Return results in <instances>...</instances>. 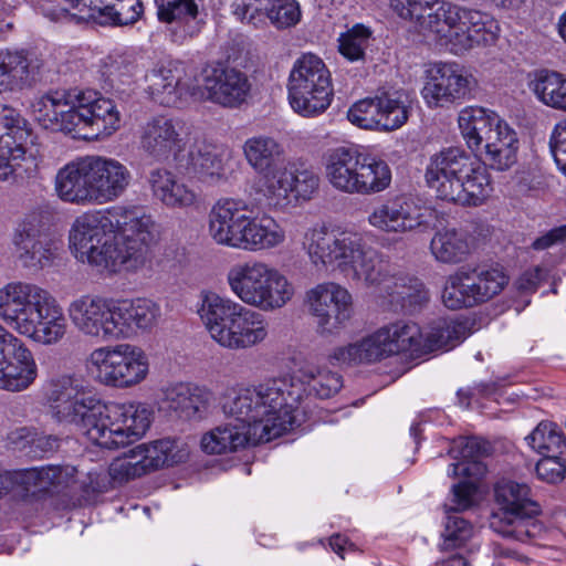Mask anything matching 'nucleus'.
Wrapping results in <instances>:
<instances>
[{"label": "nucleus", "mask_w": 566, "mask_h": 566, "mask_svg": "<svg viewBox=\"0 0 566 566\" xmlns=\"http://www.w3.org/2000/svg\"><path fill=\"white\" fill-rule=\"evenodd\" d=\"M300 398V388L286 377L229 392L221 407L232 420L205 433L202 450L209 454L235 452L282 436L296 424Z\"/></svg>", "instance_id": "nucleus-1"}, {"label": "nucleus", "mask_w": 566, "mask_h": 566, "mask_svg": "<svg viewBox=\"0 0 566 566\" xmlns=\"http://www.w3.org/2000/svg\"><path fill=\"white\" fill-rule=\"evenodd\" d=\"M45 398L52 418L69 423L93 444L116 449L139 439L151 422V411L142 403H104L81 375L67 374L48 384Z\"/></svg>", "instance_id": "nucleus-2"}, {"label": "nucleus", "mask_w": 566, "mask_h": 566, "mask_svg": "<svg viewBox=\"0 0 566 566\" xmlns=\"http://www.w3.org/2000/svg\"><path fill=\"white\" fill-rule=\"evenodd\" d=\"M520 143L507 124L482 145L481 160L460 147H447L433 154L426 168V181L438 199L461 206H479L491 195L488 167L504 171L517 161Z\"/></svg>", "instance_id": "nucleus-3"}, {"label": "nucleus", "mask_w": 566, "mask_h": 566, "mask_svg": "<svg viewBox=\"0 0 566 566\" xmlns=\"http://www.w3.org/2000/svg\"><path fill=\"white\" fill-rule=\"evenodd\" d=\"M402 19L416 20L423 32L449 52L460 55L495 42L497 22L488 13L438 0H390Z\"/></svg>", "instance_id": "nucleus-4"}, {"label": "nucleus", "mask_w": 566, "mask_h": 566, "mask_svg": "<svg viewBox=\"0 0 566 566\" xmlns=\"http://www.w3.org/2000/svg\"><path fill=\"white\" fill-rule=\"evenodd\" d=\"M36 119L45 129L91 137L109 136L119 129L122 112L114 99L93 90H57L41 97Z\"/></svg>", "instance_id": "nucleus-5"}, {"label": "nucleus", "mask_w": 566, "mask_h": 566, "mask_svg": "<svg viewBox=\"0 0 566 566\" xmlns=\"http://www.w3.org/2000/svg\"><path fill=\"white\" fill-rule=\"evenodd\" d=\"M73 326L96 342L119 340L137 329H148L160 316L159 307L150 300H115L94 294L74 298L67 307Z\"/></svg>", "instance_id": "nucleus-6"}, {"label": "nucleus", "mask_w": 566, "mask_h": 566, "mask_svg": "<svg viewBox=\"0 0 566 566\" xmlns=\"http://www.w3.org/2000/svg\"><path fill=\"white\" fill-rule=\"evenodd\" d=\"M0 318L19 334L52 345L66 334L67 322L60 305L44 289L11 282L0 289Z\"/></svg>", "instance_id": "nucleus-7"}, {"label": "nucleus", "mask_w": 566, "mask_h": 566, "mask_svg": "<svg viewBox=\"0 0 566 566\" xmlns=\"http://www.w3.org/2000/svg\"><path fill=\"white\" fill-rule=\"evenodd\" d=\"M302 245L318 271L338 269L350 280L363 283L373 282L371 272L380 271L379 252L357 233L316 224L305 231Z\"/></svg>", "instance_id": "nucleus-8"}, {"label": "nucleus", "mask_w": 566, "mask_h": 566, "mask_svg": "<svg viewBox=\"0 0 566 566\" xmlns=\"http://www.w3.org/2000/svg\"><path fill=\"white\" fill-rule=\"evenodd\" d=\"M198 314L212 339L227 349H249L269 336V323L260 312L216 293L203 296Z\"/></svg>", "instance_id": "nucleus-9"}, {"label": "nucleus", "mask_w": 566, "mask_h": 566, "mask_svg": "<svg viewBox=\"0 0 566 566\" xmlns=\"http://www.w3.org/2000/svg\"><path fill=\"white\" fill-rule=\"evenodd\" d=\"M231 292L245 305L263 312L284 307L294 286L276 268L260 260L234 264L227 274Z\"/></svg>", "instance_id": "nucleus-10"}, {"label": "nucleus", "mask_w": 566, "mask_h": 566, "mask_svg": "<svg viewBox=\"0 0 566 566\" xmlns=\"http://www.w3.org/2000/svg\"><path fill=\"white\" fill-rule=\"evenodd\" d=\"M496 510L490 517V527L501 536L528 542L539 537L545 527L537 518L541 506L531 499V489L525 483L501 480L494 485Z\"/></svg>", "instance_id": "nucleus-11"}, {"label": "nucleus", "mask_w": 566, "mask_h": 566, "mask_svg": "<svg viewBox=\"0 0 566 566\" xmlns=\"http://www.w3.org/2000/svg\"><path fill=\"white\" fill-rule=\"evenodd\" d=\"M326 177L337 190L354 195L377 193L389 187L391 170L388 164L357 147H336L326 156Z\"/></svg>", "instance_id": "nucleus-12"}, {"label": "nucleus", "mask_w": 566, "mask_h": 566, "mask_svg": "<svg viewBox=\"0 0 566 566\" xmlns=\"http://www.w3.org/2000/svg\"><path fill=\"white\" fill-rule=\"evenodd\" d=\"M116 231L122 240L114 239L97 268L112 273L137 272L145 268L151 259L150 245L155 242L157 232L151 217L139 209L126 208Z\"/></svg>", "instance_id": "nucleus-13"}, {"label": "nucleus", "mask_w": 566, "mask_h": 566, "mask_svg": "<svg viewBox=\"0 0 566 566\" xmlns=\"http://www.w3.org/2000/svg\"><path fill=\"white\" fill-rule=\"evenodd\" d=\"M86 365L98 384L115 389L133 388L149 374L147 354L128 343L95 348L87 357Z\"/></svg>", "instance_id": "nucleus-14"}, {"label": "nucleus", "mask_w": 566, "mask_h": 566, "mask_svg": "<svg viewBox=\"0 0 566 566\" xmlns=\"http://www.w3.org/2000/svg\"><path fill=\"white\" fill-rule=\"evenodd\" d=\"M507 283L499 264H467L447 277L442 302L450 310L473 307L499 295Z\"/></svg>", "instance_id": "nucleus-15"}, {"label": "nucleus", "mask_w": 566, "mask_h": 566, "mask_svg": "<svg viewBox=\"0 0 566 566\" xmlns=\"http://www.w3.org/2000/svg\"><path fill=\"white\" fill-rule=\"evenodd\" d=\"M289 101L294 112L304 117L324 113L333 98L331 73L322 59L304 54L291 70L287 83Z\"/></svg>", "instance_id": "nucleus-16"}, {"label": "nucleus", "mask_w": 566, "mask_h": 566, "mask_svg": "<svg viewBox=\"0 0 566 566\" xmlns=\"http://www.w3.org/2000/svg\"><path fill=\"white\" fill-rule=\"evenodd\" d=\"M125 211L124 207H113L77 217L69 237L75 258L97 268L104 252L111 248L116 237V230L120 226Z\"/></svg>", "instance_id": "nucleus-17"}, {"label": "nucleus", "mask_w": 566, "mask_h": 566, "mask_svg": "<svg viewBox=\"0 0 566 566\" xmlns=\"http://www.w3.org/2000/svg\"><path fill=\"white\" fill-rule=\"evenodd\" d=\"M436 221L437 211L426 206L421 199L408 193L387 198L368 216L370 226L382 232L396 234L427 231L436 226Z\"/></svg>", "instance_id": "nucleus-18"}, {"label": "nucleus", "mask_w": 566, "mask_h": 566, "mask_svg": "<svg viewBox=\"0 0 566 566\" xmlns=\"http://www.w3.org/2000/svg\"><path fill=\"white\" fill-rule=\"evenodd\" d=\"M191 95L195 99H207L228 108H237L247 102L251 92L248 75L221 62L205 65Z\"/></svg>", "instance_id": "nucleus-19"}, {"label": "nucleus", "mask_w": 566, "mask_h": 566, "mask_svg": "<svg viewBox=\"0 0 566 566\" xmlns=\"http://www.w3.org/2000/svg\"><path fill=\"white\" fill-rule=\"evenodd\" d=\"M411 99L407 92L396 91L356 102L348 111V120L359 128L394 132L410 115Z\"/></svg>", "instance_id": "nucleus-20"}, {"label": "nucleus", "mask_w": 566, "mask_h": 566, "mask_svg": "<svg viewBox=\"0 0 566 566\" xmlns=\"http://www.w3.org/2000/svg\"><path fill=\"white\" fill-rule=\"evenodd\" d=\"M475 81L465 69L455 62H436L426 70V82L421 95L430 108L449 107L464 99Z\"/></svg>", "instance_id": "nucleus-21"}, {"label": "nucleus", "mask_w": 566, "mask_h": 566, "mask_svg": "<svg viewBox=\"0 0 566 566\" xmlns=\"http://www.w3.org/2000/svg\"><path fill=\"white\" fill-rule=\"evenodd\" d=\"M319 177L312 169L284 165L281 170L255 187L269 208L284 210L293 200H310L317 191Z\"/></svg>", "instance_id": "nucleus-22"}, {"label": "nucleus", "mask_w": 566, "mask_h": 566, "mask_svg": "<svg viewBox=\"0 0 566 566\" xmlns=\"http://www.w3.org/2000/svg\"><path fill=\"white\" fill-rule=\"evenodd\" d=\"M305 301L322 336L337 334L350 317L352 296L334 282L321 283L308 290Z\"/></svg>", "instance_id": "nucleus-23"}, {"label": "nucleus", "mask_w": 566, "mask_h": 566, "mask_svg": "<svg viewBox=\"0 0 566 566\" xmlns=\"http://www.w3.org/2000/svg\"><path fill=\"white\" fill-rule=\"evenodd\" d=\"M36 375L32 353L0 324V389L12 392L25 390Z\"/></svg>", "instance_id": "nucleus-24"}, {"label": "nucleus", "mask_w": 566, "mask_h": 566, "mask_svg": "<svg viewBox=\"0 0 566 566\" xmlns=\"http://www.w3.org/2000/svg\"><path fill=\"white\" fill-rule=\"evenodd\" d=\"M139 140L140 148L149 158L164 163L186 149L188 132L184 120L157 116L142 126Z\"/></svg>", "instance_id": "nucleus-25"}, {"label": "nucleus", "mask_w": 566, "mask_h": 566, "mask_svg": "<svg viewBox=\"0 0 566 566\" xmlns=\"http://www.w3.org/2000/svg\"><path fill=\"white\" fill-rule=\"evenodd\" d=\"M380 271L371 272L373 282H364L373 286L380 295L390 297V303L402 310L415 311L428 302V291L424 284L417 277L391 274L390 264L378 254Z\"/></svg>", "instance_id": "nucleus-26"}, {"label": "nucleus", "mask_w": 566, "mask_h": 566, "mask_svg": "<svg viewBox=\"0 0 566 566\" xmlns=\"http://www.w3.org/2000/svg\"><path fill=\"white\" fill-rule=\"evenodd\" d=\"M249 206L241 199L222 198L209 213V233L219 244L239 248L249 224Z\"/></svg>", "instance_id": "nucleus-27"}, {"label": "nucleus", "mask_w": 566, "mask_h": 566, "mask_svg": "<svg viewBox=\"0 0 566 566\" xmlns=\"http://www.w3.org/2000/svg\"><path fill=\"white\" fill-rule=\"evenodd\" d=\"M31 132L24 118L12 107L0 104V157L2 154L11 160L24 164L25 172L36 168L35 155L28 148Z\"/></svg>", "instance_id": "nucleus-28"}, {"label": "nucleus", "mask_w": 566, "mask_h": 566, "mask_svg": "<svg viewBox=\"0 0 566 566\" xmlns=\"http://www.w3.org/2000/svg\"><path fill=\"white\" fill-rule=\"evenodd\" d=\"M234 0L233 14L242 22L253 25L266 17L277 29L296 25L301 20V8L296 0Z\"/></svg>", "instance_id": "nucleus-29"}, {"label": "nucleus", "mask_w": 566, "mask_h": 566, "mask_svg": "<svg viewBox=\"0 0 566 566\" xmlns=\"http://www.w3.org/2000/svg\"><path fill=\"white\" fill-rule=\"evenodd\" d=\"M91 179L95 203L116 200L129 187L133 175L123 163L101 156H90Z\"/></svg>", "instance_id": "nucleus-30"}, {"label": "nucleus", "mask_w": 566, "mask_h": 566, "mask_svg": "<svg viewBox=\"0 0 566 566\" xmlns=\"http://www.w3.org/2000/svg\"><path fill=\"white\" fill-rule=\"evenodd\" d=\"M147 182L153 198L168 209L186 210L199 206L200 193L169 169H151Z\"/></svg>", "instance_id": "nucleus-31"}, {"label": "nucleus", "mask_w": 566, "mask_h": 566, "mask_svg": "<svg viewBox=\"0 0 566 566\" xmlns=\"http://www.w3.org/2000/svg\"><path fill=\"white\" fill-rule=\"evenodd\" d=\"M164 408L186 420L205 418L214 402L213 392L193 384H174L163 390Z\"/></svg>", "instance_id": "nucleus-32"}, {"label": "nucleus", "mask_w": 566, "mask_h": 566, "mask_svg": "<svg viewBox=\"0 0 566 566\" xmlns=\"http://www.w3.org/2000/svg\"><path fill=\"white\" fill-rule=\"evenodd\" d=\"M80 20L101 25H128L137 22L143 13L140 0H76Z\"/></svg>", "instance_id": "nucleus-33"}, {"label": "nucleus", "mask_w": 566, "mask_h": 566, "mask_svg": "<svg viewBox=\"0 0 566 566\" xmlns=\"http://www.w3.org/2000/svg\"><path fill=\"white\" fill-rule=\"evenodd\" d=\"M476 493V485L472 481H461L452 486V503L447 512V521L442 533V551L452 549L461 546L472 534V526L468 521L458 515V512L464 511L473 505V497Z\"/></svg>", "instance_id": "nucleus-34"}, {"label": "nucleus", "mask_w": 566, "mask_h": 566, "mask_svg": "<svg viewBox=\"0 0 566 566\" xmlns=\"http://www.w3.org/2000/svg\"><path fill=\"white\" fill-rule=\"evenodd\" d=\"M242 154L247 164L261 176L258 187L285 165L283 145L270 135L259 134L247 138Z\"/></svg>", "instance_id": "nucleus-35"}, {"label": "nucleus", "mask_w": 566, "mask_h": 566, "mask_svg": "<svg viewBox=\"0 0 566 566\" xmlns=\"http://www.w3.org/2000/svg\"><path fill=\"white\" fill-rule=\"evenodd\" d=\"M491 452V443L482 438L459 437L453 439L449 454L459 461L449 467L448 474L453 478L459 475L476 480L482 478L486 472V465L482 460Z\"/></svg>", "instance_id": "nucleus-36"}, {"label": "nucleus", "mask_w": 566, "mask_h": 566, "mask_svg": "<svg viewBox=\"0 0 566 566\" xmlns=\"http://www.w3.org/2000/svg\"><path fill=\"white\" fill-rule=\"evenodd\" d=\"M91 172L90 156L65 165L55 177L57 196L65 202L95 203Z\"/></svg>", "instance_id": "nucleus-37"}, {"label": "nucleus", "mask_w": 566, "mask_h": 566, "mask_svg": "<svg viewBox=\"0 0 566 566\" xmlns=\"http://www.w3.org/2000/svg\"><path fill=\"white\" fill-rule=\"evenodd\" d=\"M148 92L154 102L167 107H180L191 95L192 86L181 83V74L177 67L160 65L146 74Z\"/></svg>", "instance_id": "nucleus-38"}, {"label": "nucleus", "mask_w": 566, "mask_h": 566, "mask_svg": "<svg viewBox=\"0 0 566 566\" xmlns=\"http://www.w3.org/2000/svg\"><path fill=\"white\" fill-rule=\"evenodd\" d=\"M458 123L468 147L476 153L482 150V145L486 143L489 136L496 133L497 126L506 122L491 109L468 106L460 112Z\"/></svg>", "instance_id": "nucleus-39"}, {"label": "nucleus", "mask_w": 566, "mask_h": 566, "mask_svg": "<svg viewBox=\"0 0 566 566\" xmlns=\"http://www.w3.org/2000/svg\"><path fill=\"white\" fill-rule=\"evenodd\" d=\"M73 465H46L17 471L14 480L28 492L60 491L75 481Z\"/></svg>", "instance_id": "nucleus-40"}, {"label": "nucleus", "mask_w": 566, "mask_h": 566, "mask_svg": "<svg viewBox=\"0 0 566 566\" xmlns=\"http://www.w3.org/2000/svg\"><path fill=\"white\" fill-rule=\"evenodd\" d=\"M388 333L382 327L358 343L335 348L329 359L347 365L379 360L394 354L392 348L396 347L388 343Z\"/></svg>", "instance_id": "nucleus-41"}, {"label": "nucleus", "mask_w": 566, "mask_h": 566, "mask_svg": "<svg viewBox=\"0 0 566 566\" xmlns=\"http://www.w3.org/2000/svg\"><path fill=\"white\" fill-rule=\"evenodd\" d=\"M430 251L440 263H460L471 252L470 235L467 231L455 228L438 230L431 239Z\"/></svg>", "instance_id": "nucleus-42"}, {"label": "nucleus", "mask_w": 566, "mask_h": 566, "mask_svg": "<svg viewBox=\"0 0 566 566\" xmlns=\"http://www.w3.org/2000/svg\"><path fill=\"white\" fill-rule=\"evenodd\" d=\"M286 240L284 228L271 216L251 218L240 249L259 251L282 245Z\"/></svg>", "instance_id": "nucleus-43"}, {"label": "nucleus", "mask_w": 566, "mask_h": 566, "mask_svg": "<svg viewBox=\"0 0 566 566\" xmlns=\"http://www.w3.org/2000/svg\"><path fill=\"white\" fill-rule=\"evenodd\" d=\"M223 156L214 146H196L188 154L187 169L199 180L214 185L226 178Z\"/></svg>", "instance_id": "nucleus-44"}, {"label": "nucleus", "mask_w": 566, "mask_h": 566, "mask_svg": "<svg viewBox=\"0 0 566 566\" xmlns=\"http://www.w3.org/2000/svg\"><path fill=\"white\" fill-rule=\"evenodd\" d=\"M471 326L469 319H441L434 323L423 335V353L452 349L471 335Z\"/></svg>", "instance_id": "nucleus-45"}, {"label": "nucleus", "mask_w": 566, "mask_h": 566, "mask_svg": "<svg viewBox=\"0 0 566 566\" xmlns=\"http://www.w3.org/2000/svg\"><path fill=\"white\" fill-rule=\"evenodd\" d=\"M38 69L24 51H0V93L22 86Z\"/></svg>", "instance_id": "nucleus-46"}, {"label": "nucleus", "mask_w": 566, "mask_h": 566, "mask_svg": "<svg viewBox=\"0 0 566 566\" xmlns=\"http://www.w3.org/2000/svg\"><path fill=\"white\" fill-rule=\"evenodd\" d=\"M159 21L176 23L187 36H195L203 23L195 0H156Z\"/></svg>", "instance_id": "nucleus-47"}, {"label": "nucleus", "mask_w": 566, "mask_h": 566, "mask_svg": "<svg viewBox=\"0 0 566 566\" xmlns=\"http://www.w3.org/2000/svg\"><path fill=\"white\" fill-rule=\"evenodd\" d=\"M530 87L543 104L566 112V76L542 70L535 73Z\"/></svg>", "instance_id": "nucleus-48"}, {"label": "nucleus", "mask_w": 566, "mask_h": 566, "mask_svg": "<svg viewBox=\"0 0 566 566\" xmlns=\"http://www.w3.org/2000/svg\"><path fill=\"white\" fill-rule=\"evenodd\" d=\"M13 244L27 266H44L57 249L51 235L14 234Z\"/></svg>", "instance_id": "nucleus-49"}, {"label": "nucleus", "mask_w": 566, "mask_h": 566, "mask_svg": "<svg viewBox=\"0 0 566 566\" xmlns=\"http://www.w3.org/2000/svg\"><path fill=\"white\" fill-rule=\"evenodd\" d=\"M298 374L303 382L307 385L310 395L319 399L331 398L343 387L340 375L316 366L310 360H304L300 365Z\"/></svg>", "instance_id": "nucleus-50"}, {"label": "nucleus", "mask_w": 566, "mask_h": 566, "mask_svg": "<svg viewBox=\"0 0 566 566\" xmlns=\"http://www.w3.org/2000/svg\"><path fill=\"white\" fill-rule=\"evenodd\" d=\"M525 440L542 455L566 457V437L552 421L539 422Z\"/></svg>", "instance_id": "nucleus-51"}, {"label": "nucleus", "mask_w": 566, "mask_h": 566, "mask_svg": "<svg viewBox=\"0 0 566 566\" xmlns=\"http://www.w3.org/2000/svg\"><path fill=\"white\" fill-rule=\"evenodd\" d=\"M143 444L148 459L147 463L153 471L184 462L189 454L185 444L178 439L165 438Z\"/></svg>", "instance_id": "nucleus-52"}, {"label": "nucleus", "mask_w": 566, "mask_h": 566, "mask_svg": "<svg viewBox=\"0 0 566 566\" xmlns=\"http://www.w3.org/2000/svg\"><path fill=\"white\" fill-rule=\"evenodd\" d=\"M384 328L389 336L388 343L396 347L392 348L394 354L400 352L423 353L424 334L416 323L400 321Z\"/></svg>", "instance_id": "nucleus-53"}, {"label": "nucleus", "mask_w": 566, "mask_h": 566, "mask_svg": "<svg viewBox=\"0 0 566 566\" xmlns=\"http://www.w3.org/2000/svg\"><path fill=\"white\" fill-rule=\"evenodd\" d=\"M373 41V31L364 24H355L338 38V51L350 62L364 61Z\"/></svg>", "instance_id": "nucleus-54"}, {"label": "nucleus", "mask_w": 566, "mask_h": 566, "mask_svg": "<svg viewBox=\"0 0 566 566\" xmlns=\"http://www.w3.org/2000/svg\"><path fill=\"white\" fill-rule=\"evenodd\" d=\"M55 213L49 205H42L30 211L19 224L14 234L50 235Z\"/></svg>", "instance_id": "nucleus-55"}, {"label": "nucleus", "mask_w": 566, "mask_h": 566, "mask_svg": "<svg viewBox=\"0 0 566 566\" xmlns=\"http://www.w3.org/2000/svg\"><path fill=\"white\" fill-rule=\"evenodd\" d=\"M136 70L135 57L129 53H114L103 61L102 73L111 81L132 76Z\"/></svg>", "instance_id": "nucleus-56"}, {"label": "nucleus", "mask_w": 566, "mask_h": 566, "mask_svg": "<svg viewBox=\"0 0 566 566\" xmlns=\"http://www.w3.org/2000/svg\"><path fill=\"white\" fill-rule=\"evenodd\" d=\"M536 475L547 483H558L564 480L566 472V457L543 455L537 462Z\"/></svg>", "instance_id": "nucleus-57"}, {"label": "nucleus", "mask_w": 566, "mask_h": 566, "mask_svg": "<svg viewBox=\"0 0 566 566\" xmlns=\"http://www.w3.org/2000/svg\"><path fill=\"white\" fill-rule=\"evenodd\" d=\"M136 463L127 461L123 455L116 458L109 465L108 473L113 482L122 484L132 479L142 476L134 468Z\"/></svg>", "instance_id": "nucleus-58"}, {"label": "nucleus", "mask_w": 566, "mask_h": 566, "mask_svg": "<svg viewBox=\"0 0 566 566\" xmlns=\"http://www.w3.org/2000/svg\"><path fill=\"white\" fill-rule=\"evenodd\" d=\"M549 146L558 169L566 176V126L553 133Z\"/></svg>", "instance_id": "nucleus-59"}, {"label": "nucleus", "mask_w": 566, "mask_h": 566, "mask_svg": "<svg viewBox=\"0 0 566 566\" xmlns=\"http://www.w3.org/2000/svg\"><path fill=\"white\" fill-rule=\"evenodd\" d=\"M32 172L24 171V164L18 160L9 159V156L2 154L0 157V181L9 180L10 178L23 177Z\"/></svg>", "instance_id": "nucleus-60"}, {"label": "nucleus", "mask_w": 566, "mask_h": 566, "mask_svg": "<svg viewBox=\"0 0 566 566\" xmlns=\"http://www.w3.org/2000/svg\"><path fill=\"white\" fill-rule=\"evenodd\" d=\"M566 241V224L557 227L537 238L532 247L535 250H545L556 243Z\"/></svg>", "instance_id": "nucleus-61"}, {"label": "nucleus", "mask_w": 566, "mask_h": 566, "mask_svg": "<svg viewBox=\"0 0 566 566\" xmlns=\"http://www.w3.org/2000/svg\"><path fill=\"white\" fill-rule=\"evenodd\" d=\"M123 457L125 459H127V461H132V464L136 463L134 465V468L140 475H144V474L153 471V469H150V464L147 463L148 459H147V454L144 451L143 443L128 450L127 452H125L123 454Z\"/></svg>", "instance_id": "nucleus-62"}, {"label": "nucleus", "mask_w": 566, "mask_h": 566, "mask_svg": "<svg viewBox=\"0 0 566 566\" xmlns=\"http://www.w3.org/2000/svg\"><path fill=\"white\" fill-rule=\"evenodd\" d=\"M541 271L536 269L533 272H525L517 281V286L520 290H535L537 282L539 280Z\"/></svg>", "instance_id": "nucleus-63"}, {"label": "nucleus", "mask_w": 566, "mask_h": 566, "mask_svg": "<svg viewBox=\"0 0 566 566\" xmlns=\"http://www.w3.org/2000/svg\"><path fill=\"white\" fill-rule=\"evenodd\" d=\"M493 553H494L495 557H499V558H510V559L518 560L521 563H524V562L527 560V557L518 554L514 549H511L509 547H504V546H502L500 544H495L494 545Z\"/></svg>", "instance_id": "nucleus-64"}]
</instances>
